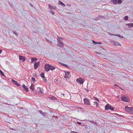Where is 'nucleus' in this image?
Segmentation results:
<instances>
[{"instance_id":"obj_1","label":"nucleus","mask_w":133,"mask_h":133,"mask_svg":"<svg viewBox=\"0 0 133 133\" xmlns=\"http://www.w3.org/2000/svg\"><path fill=\"white\" fill-rule=\"evenodd\" d=\"M44 68L45 70L47 72L49 71L50 70H54L55 69V67L49 64H47L45 65Z\"/></svg>"},{"instance_id":"obj_2","label":"nucleus","mask_w":133,"mask_h":133,"mask_svg":"<svg viewBox=\"0 0 133 133\" xmlns=\"http://www.w3.org/2000/svg\"><path fill=\"white\" fill-rule=\"evenodd\" d=\"M63 39V38L61 37L57 38L58 46H59L61 48H62L64 44L62 41Z\"/></svg>"},{"instance_id":"obj_3","label":"nucleus","mask_w":133,"mask_h":133,"mask_svg":"<svg viewBox=\"0 0 133 133\" xmlns=\"http://www.w3.org/2000/svg\"><path fill=\"white\" fill-rule=\"evenodd\" d=\"M121 99L122 101L126 102H129L130 101L129 97L125 95H122V96Z\"/></svg>"},{"instance_id":"obj_4","label":"nucleus","mask_w":133,"mask_h":133,"mask_svg":"<svg viewBox=\"0 0 133 133\" xmlns=\"http://www.w3.org/2000/svg\"><path fill=\"white\" fill-rule=\"evenodd\" d=\"M105 110H108L110 109L111 110H114V107H112L109 104H107L105 106Z\"/></svg>"},{"instance_id":"obj_5","label":"nucleus","mask_w":133,"mask_h":133,"mask_svg":"<svg viewBox=\"0 0 133 133\" xmlns=\"http://www.w3.org/2000/svg\"><path fill=\"white\" fill-rule=\"evenodd\" d=\"M76 81L80 84H82L84 82V81L81 78H77L76 79Z\"/></svg>"},{"instance_id":"obj_6","label":"nucleus","mask_w":133,"mask_h":133,"mask_svg":"<svg viewBox=\"0 0 133 133\" xmlns=\"http://www.w3.org/2000/svg\"><path fill=\"white\" fill-rule=\"evenodd\" d=\"M84 101L85 104L88 105H90L89 102L90 100H89L88 99H87L86 98H85L84 99Z\"/></svg>"},{"instance_id":"obj_7","label":"nucleus","mask_w":133,"mask_h":133,"mask_svg":"<svg viewBox=\"0 0 133 133\" xmlns=\"http://www.w3.org/2000/svg\"><path fill=\"white\" fill-rule=\"evenodd\" d=\"M40 63L39 62H35L34 64V68L35 69H36L38 67V65Z\"/></svg>"},{"instance_id":"obj_8","label":"nucleus","mask_w":133,"mask_h":133,"mask_svg":"<svg viewBox=\"0 0 133 133\" xmlns=\"http://www.w3.org/2000/svg\"><path fill=\"white\" fill-rule=\"evenodd\" d=\"M19 59L22 61V62L24 61L26 59L24 57L21 56L19 55Z\"/></svg>"},{"instance_id":"obj_9","label":"nucleus","mask_w":133,"mask_h":133,"mask_svg":"<svg viewBox=\"0 0 133 133\" xmlns=\"http://www.w3.org/2000/svg\"><path fill=\"white\" fill-rule=\"evenodd\" d=\"M131 108L128 106H126L125 108V110L126 111L129 112V111H130Z\"/></svg>"},{"instance_id":"obj_10","label":"nucleus","mask_w":133,"mask_h":133,"mask_svg":"<svg viewBox=\"0 0 133 133\" xmlns=\"http://www.w3.org/2000/svg\"><path fill=\"white\" fill-rule=\"evenodd\" d=\"M65 77L67 78H69L70 77V72H65Z\"/></svg>"},{"instance_id":"obj_11","label":"nucleus","mask_w":133,"mask_h":133,"mask_svg":"<svg viewBox=\"0 0 133 133\" xmlns=\"http://www.w3.org/2000/svg\"><path fill=\"white\" fill-rule=\"evenodd\" d=\"M111 41V43L112 44L114 45H119V43H118L117 42H115L114 41ZM110 42H111V41H110Z\"/></svg>"},{"instance_id":"obj_12","label":"nucleus","mask_w":133,"mask_h":133,"mask_svg":"<svg viewBox=\"0 0 133 133\" xmlns=\"http://www.w3.org/2000/svg\"><path fill=\"white\" fill-rule=\"evenodd\" d=\"M12 82L16 85H17L18 86H19L20 85L19 84L17 81H15L14 79L12 80Z\"/></svg>"},{"instance_id":"obj_13","label":"nucleus","mask_w":133,"mask_h":133,"mask_svg":"<svg viewBox=\"0 0 133 133\" xmlns=\"http://www.w3.org/2000/svg\"><path fill=\"white\" fill-rule=\"evenodd\" d=\"M38 112L40 114L43 115V116H45L46 115V113L44 112H43L41 110H40L38 111Z\"/></svg>"},{"instance_id":"obj_14","label":"nucleus","mask_w":133,"mask_h":133,"mask_svg":"<svg viewBox=\"0 0 133 133\" xmlns=\"http://www.w3.org/2000/svg\"><path fill=\"white\" fill-rule=\"evenodd\" d=\"M125 25L128 26L129 28H132L133 27V23L126 24Z\"/></svg>"},{"instance_id":"obj_15","label":"nucleus","mask_w":133,"mask_h":133,"mask_svg":"<svg viewBox=\"0 0 133 133\" xmlns=\"http://www.w3.org/2000/svg\"><path fill=\"white\" fill-rule=\"evenodd\" d=\"M34 85L32 83L30 87V88L31 89L32 91H34Z\"/></svg>"},{"instance_id":"obj_16","label":"nucleus","mask_w":133,"mask_h":133,"mask_svg":"<svg viewBox=\"0 0 133 133\" xmlns=\"http://www.w3.org/2000/svg\"><path fill=\"white\" fill-rule=\"evenodd\" d=\"M44 73L42 72L40 74V76L41 77L43 78H45V77L44 76Z\"/></svg>"},{"instance_id":"obj_17","label":"nucleus","mask_w":133,"mask_h":133,"mask_svg":"<svg viewBox=\"0 0 133 133\" xmlns=\"http://www.w3.org/2000/svg\"><path fill=\"white\" fill-rule=\"evenodd\" d=\"M42 89L38 87L37 88V90L39 92L42 93Z\"/></svg>"},{"instance_id":"obj_18","label":"nucleus","mask_w":133,"mask_h":133,"mask_svg":"<svg viewBox=\"0 0 133 133\" xmlns=\"http://www.w3.org/2000/svg\"><path fill=\"white\" fill-rule=\"evenodd\" d=\"M37 59L35 58H31V62H34L35 61L37 60Z\"/></svg>"},{"instance_id":"obj_19","label":"nucleus","mask_w":133,"mask_h":133,"mask_svg":"<svg viewBox=\"0 0 133 133\" xmlns=\"http://www.w3.org/2000/svg\"><path fill=\"white\" fill-rule=\"evenodd\" d=\"M112 2L113 3V4H117V0H113Z\"/></svg>"},{"instance_id":"obj_20","label":"nucleus","mask_w":133,"mask_h":133,"mask_svg":"<svg viewBox=\"0 0 133 133\" xmlns=\"http://www.w3.org/2000/svg\"><path fill=\"white\" fill-rule=\"evenodd\" d=\"M115 36H117L122 38H123V36H122L121 35L119 34H115Z\"/></svg>"},{"instance_id":"obj_21","label":"nucleus","mask_w":133,"mask_h":133,"mask_svg":"<svg viewBox=\"0 0 133 133\" xmlns=\"http://www.w3.org/2000/svg\"><path fill=\"white\" fill-rule=\"evenodd\" d=\"M24 90L26 91V92H27L28 91V89L27 88V86H26L24 88Z\"/></svg>"},{"instance_id":"obj_22","label":"nucleus","mask_w":133,"mask_h":133,"mask_svg":"<svg viewBox=\"0 0 133 133\" xmlns=\"http://www.w3.org/2000/svg\"><path fill=\"white\" fill-rule=\"evenodd\" d=\"M129 112L131 114H133V108H131L130 111H129Z\"/></svg>"},{"instance_id":"obj_23","label":"nucleus","mask_w":133,"mask_h":133,"mask_svg":"<svg viewBox=\"0 0 133 133\" xmlns=\"http://www.w3.org/2000/svg\"><path fill=\"white\" fill-rule=\"evenodd\" d=\"M99 16H98V17H95L94 18V19L96 20H98V19H100Z\"/></svg>"},{"instance_id":"obj_24","label":"nucleus","mask_w":133,"mask_h":133,"mask_svg":"<svg viewBox=\"0 0 133 133\" xmlns=\"http://www.w3.org/2000/svg\"><path fill=\"white\" fill-rule=\"evenodd\" d=\"M48 8L49 9H53V7H52L51 6L50 4H48Z\"/></svg>"},{"instance_id":"obj_25","label":"nucleus","mask_w":133,"mask_h":133,"mask_svg":"<svg viewBox=\"0 0 133 133\" xmlns=\"http://www.w3.org/2000/svg\"><path fill=\"white\" fill-rule=\"evenodd\" d=\"M94 104H96V107H97L98 106V103L96 101H94Z\"/></svg>"},{"instance_id":"obj_26","label":"nucleus","mask_w":133,"mask_h":133,"mask_svg":"<svg viewBox=\"0 0 133 133\" xmlns=\"http://www.w3.org/2000/svg\"><path fill=\"white\" fill-rule=\"evenodd\" d=\"M117 2L119 4H121L122 3V0H117Z\"/></svg>"},{"instance_id":"obj_27","label":"nucleus","mask_w":133,"mask_h":133,"mask_svg":"<svg viewBox=\"0 0 133 133\" xmlns=\"http://www.w3.org/2000/svg\"><path fill=\"white\" fill-rule=\"evenodd\" d=\"M59 2H60V3L62 5L64 6H65V5L62 2H61L60 1H59Z\"/></svg>"},{"instance_id":"obj_28","label":"nucleus","mask_w":133,"mask_h":133,"mask_svg":"<svg viewBox=\"0 0 133 133\" xmlns=\"http://www.w3.org/2000/svg\"><path fill=\"white\" fill-rule=\"evenodd\" d=\"M128 17L127 16H126L124 17V19L125 20H127L128 19Z\"/></svg>"},{"instance_id":"obj_29","label":"nucleus","mask_w":133,"mask_h":133,"mask_svg":"<svg viewBox=\"0 0 133 133\" xmlns=\"http://www.w3.org/2000/svg\"><path fill=\"white\" fill-rule=\"evenodd\" d=\"M13 33L15 34L16 35H18V34H17V33L16 32V31H12Z\"/></svg>"},{"instance_id":"obj_30","label":"nucleus","mask_w":133,"mask_h":133,"mask_svg":"<svg viewBox=\"0 0 133 133\" xmlns=\"http://www.w3.org/2000/svg\"><path fill=\"white\" fill-rule=\"evenodd\" d=\"M0 74L4 76V74L3 72L1 70H0Z\"/></svg>"},{"instance_id":"obj_31","label":"nucleus","mask_w":133,"mask_h":133,"mask_svg":"<svg viewBox=\"0 0 133 133\" xmlns=\"http://www.w3.org/2000/svg\"><path fill=\"white\" fill-rule=\"evenodd\" d=\"M61 64L62 65L65 66L66 67H67V65L66 64H64L62 63H61Z\"/></svg>"},{"instance_id":"obj_32","label":"nucleus","mask_w":133,"mask_h":133,"mask_svg":"<svg viewBox=\"0 0 133 133\" xmlns=\"http://www.w3.org/2000/svg\"><path fill=\"white\" fill-rule=\"evenodd\" d=\"M99 17H99L100 19H104L105 18V17H104L103 16H99Z\"/></svg>"},{"instance_id":"obj_33","label":"nucleus","mask_w":133,"mask_h":133,"mask_svg":"<svg viewBox=\"0 0 133 133\" xmlns=\"http://www.w3.org/2000/svg\"><path fill=\"white\" fill-rule=\"evenodd\" d=\"M89 121L90 122H91V123H92L94 124H96V122H94L93 121Z\"/></svg>"},{"instance_id":"obj_34","label":"nucleus","mask_w":133,"mask_h":133,"mask_svg":"<svg viewBox=\"0 0 133 133\" xmlns=\"http://www.w3.org/2000/svg\"><path fill=\"white\" fill-rule=\"evenodd\" d=\"M46 39V40L47 41V42H50L51 43H52V41H50L49 40L47 39Z\"/></svg>"},{"instance_id":"obj_35","label":"nucleus","mask_w":133,"mask_h":133,"mask_svg":"<svg viewBox=\"0 0 133 133\" xmlns=\"http://www.w3.org/2000/svg\"><path fill=\"white\" fill-rule=\"evenodd\" d=\"M32 80L33 81H35V79L34 78H33V77H32L31 78Z\"/></svg>"},{"instance_id":"obj_36","label":"nucleus","mask_w":133,"mask_h":133,"mask_svg":"<svg viewBox=\"0 0 133 133\" xmlns=\"http://www.w3.org/2000/svg\"><path fill=\"white\" fill-rule=\"evenodd\" d=\"M108 33L109 35H110L115 36V34H114L109 32H108Z\"/></svg>"},{"instance_id":"obj_37","label":"nucleus","mask_w":133,"mask_h":133,"mask_svg":"<svg viewBox=\"0 0 133 133\" xmlns=\"http://www.w3.org/2000/svg\"><path fill=\"white\" fill-rule=\"evenodd\" d=\"M92 42L94 44H97V42L95 41H94V40H92Z\"/></svg>"},{"instance_id":"obj_38","label":"nucleus","mask_w":133,"mask_h":133,"mask_svg":"<svg viewBox=\"0 0 133 133\" xmlns=\"http://www.w3.org/2000/svg\"><path fill=\"white\" fill-rule=\"evenodd\" d=\"M50 13L51 14H52L53 15H54V13L53 12V11H50Z\"/></svg>"},{"instance_id":"obj_39","label":"nucleus","mask_w":133,"mask_h":133,"mask_svg":"<svg viewBox=\"0 0 133 133\" xmlns=\"http://www.w3.org/2000/svg\"><path fill=\"white\" fill-rule=\"evenodd\" d=\"M26 86L24 84H23L22 86L23 88H24Z\"/></svg>"},{"instance_id":"obj_40","label":"nucleus","mask_w":133,"mask_h":133,"mask_svg":"<svg viewBox=\"0 0 133 133\" xmlns=\"http://www.w3.org/2000/svg\"><path fill=\"white\" fill-rule=\"evenodd\" d=\"M95 100L98 102H99V99L97 98H96Z\"/></svg>"},{"instance_id":"obj_41","label":"nucleus","mask_w":133,"mask_h":133,"mask_svg":"<svg viewBox=\"0 0 133 133\" xmlns=\"http://www.w3.org/2000/svg\"><path fill=\"white\" fill-rule=\"evenodd\" d=\"M71 133H78L77 132H75L74 131H71Z\"/></svg>"},{"instance_id":"obj_42","label":"nucleus","mask_w":133,"mask_h":133,"mask_svg":"<svg viewBox=\"0 0 133 133\" xmlns=\"http://www.w3.org/2000/svg\"><path fill=\"white\" fill-rule=\"evenodd\" d=\"M77 123L79 125H81V123L79 122H77Z\"/></svg>"},{"instance_id":"obj_43","label":"nucleus","mask_w":133,"mask_h":133,"mask_svg":"<svg viewBox=\"0 0 133 133\" xmlns=\"http://www.w3.org/2000/svg\"><path fill=\"white\" fill-rule=\"evenodd\" d=\"M35 77H37V75L36 74H35L33 75Z\"/></svg>"},{"instance_id":"obj_44","label":"nucleus","mask_w":133,"mask_h":133,"mask_svg":"<svg viewBox=\"0 0 133 133\" xmlns=\"http://www.w3.org/2000/svg\"><path fill=\"white\" fill-rule=\"evenodd\" d=\"M43 81L44 82H46V80L45 79L43 80Z\"/></svg>"},{"instance_id":"obj_45","label":"nucleus","mask_w":133,"mask_h":133,"mask_svg":"<svg viewBox=\"0 0 133 133\" xmlns=\"http://www.w3.org/2000/svg\"><path fill=\"white\" fill-rule=\"evenodd\" d=\"M97 44H101V42H97Z\"/></svg>"},{"instance_id":"obj_46","label":"nucleus","mask_w":133,"mask_h":133,"mask_svg":"<svg viewBox=\"0 0 133 133\" xmlns=\"http://www.w3.org/2000/svg\"><path fill=\"white\" fill-rule=\"evenodd\" d=\"M2 51L0 49V54L2 52Z\"/></svg>"},{"instance_id":"obj_47","label":"nucleus","mask_w":133,"mask_h":133,"mask_svg":"<svg viewBox=\"0 0 133 133\" xmlns=\"http://www.w3.org/2000/svg\"><path fill=\"white\" fill-rule=\"evenodd\" d=\"M114 85L115 86H118V85H117L116 84H115Z\"/></svg>"},{"instance_id":"obj_48","label":"nucleus","mask_w":133,"mask_h":133,"mask_svg":"<svg viewBox=\"0 0 133 133\" xmlns=\"http://www.w3.org/2000/svg\"><path fill=\"white\" fill-rule=\"evenodd\" d=\"M54 98H55V97L52 98H51V99H54Z\"/></svg>"},{"instance_id":"obj_49","label":"nucleus","mask_w":133,"mask_h":133,"mask_svg":"<svg viewBox=\"0 0 133 133\" xmlns=\"http://www.w3.org/2000/svg\"><path fill=\"white\" fill-rule=\"evenodd\" d=\"M86 91L87 92H88L89 91V90L88 89H87V90Z\"/></svg>"},{"instance_id":"obj_50","label":"nucleus","mask_w":133,"mask_h":133,"mask_svg":"<svg viewBox=\"0 0 133 133\" xmlns=\"http://www.w3.org/2000/svg\"><path fill=\"white\" fill-rule=\"evenodd\" d=\"M10 129H11L12 130H14L12 128H10Z\"/></svg>"},{"instance_id":"obj_51","label":"nucleus","mask_w":133,"mask_h":133,"mask_svg":"<svg viewBox=\"0 0 133 133\" xmlns=\"http://www.w3.org/2000/svg\"><path fill=\"white\" fill-rule=\"evenodd\" d=\"M30 6H32V4H30Z\"/></svg>"},{"instance_id":"obj_52","label":"nucleus","mask_w":133,"mask_h":133,"mask_svg":"<svg viewBox=\"0 0 133 133\" xmlns=\"http://www.w3.org/2000/svg\"><path fill=\"white\" fill-rule=\"evenodd\" d=\"M59 63L60 64H61V62H59Z\"/></svg>"}]
</instances>
